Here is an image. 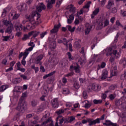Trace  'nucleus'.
<instances>
[{
    "label": "nucleus",
    "mask_w": 126,
    "mask_h": 126,
    "mask_svg": "<svg viewBox=\"0 0 126 126\" xmlns=\"http://www.w3.org/2000/svg\"><path fill=\"white\" fill-rule=\"evenodd\" d=\"M123 104V101L121 99H118L115 101V105L119 107V106H121Z\"/></svg>",
    "instance_id": "nucleus-24"
},
{
    "label": "nucleus",
    "mask_w": 126,
    "mask_h": 126,
    "mask_svg": "<svg viewBox=\"0 0 126 126\" xmlns=\"http://www.w3.org/2000/svg\"><path fill=\"white\" fill-rule=\"evenodd\" d=\"M13 82L14 84H18V83H19L20 82V81H18V80H17V79H16L13 80Z\"/></svg>",
    "instance_id": "nucleus-63"
},
{
    "label": "nucleus",
    "mask_w": 126,
    "mask_h": 126,
    "mask_svg": "<svg viewBox=\"0 0 126 126\" xmlns=\"http://www.w3.org/2000/svg\"><path fill=\"white\" fill-rule=\"evenodd\" d=\"M99 8H96L95 9V10L93 12V14H94V15H97V14H98V13H99Z\"/></svg>",
    "instance_id": "nucleus-36"
},
{
    "label": "nucleus",
    "mask_w": 126,
    "mask_h": 126,
    "mask_svg": "<svg viewBox=\"0 0 126 126\" xmlns=\"http://www.w3.org/2000/svg\"><path fill=\"white\" fill-rule=\"evenodd\" d=\"M40 34V32H36L35 31H32L30 32H29V34L30 35H32V38H36V37H37V36H38V35H39Z\"/></svg>",
    "instance_id": "nucleus-13"
},
{
    "label": "nucleus",
    "mask_w": 126,
    "mask_h": 126,
    "mask_svg": "<svg viewBox=\"0 0 126 126\" xmlns=\"http://www.w3.org/2000/svg\"><path fill=\"white\" fill-rule=\"evenodd\" d=\"M121 118L122 119L123 122H125L126 120H125V119H126V113H122V114L121 115Z\"/></svg>",
    "instance_id": "nucleus-46"
},
{
    "label": "nucleus",
    "mask_w": 126,
    "mask_h": 126,
    "mask_svg": "<svg viewBox=\"0 0 126 126\" xmlns=\"http://www.w3.org/2000/svg\"><path fill=\"white\" fill-rule=\"evenodd\" d=\"M92 87L93 90H94V91H96L97 92H98V91H100V90L101 89V86L97 84H93Z\"/></svg>",
    "instance_id": "nucleus-14"
},
{
    "label": "nucleus",
    "mask_w": 126,
    "mask_h": 126,
    "mask_svg": "<svg viewBox=\"0 0 126 126\" xmlns=\"http://www.w3.org/2000/svg\"><path fill=\"white\" fill-rule=\"evenodd\" d=\"M75 120V118L72 116H71L69 117V118L68 119V122L71 123V122H73V121H74Z\"/></svg>",
    "instance_id": "nucleus-39"
},
{
    "label": "nucleus",
    "mask_w": 126,
    "mask_h": 126,
    "mask_svg": "<svg viewBox=\"0 0 126 126\" xmlns=\"http://www.w3.org/2000/svg\"><path fill=\"white\" fill-rule=\"evenodd\" d=\"M7 11H9V9H8V7H6V8L3 9L1 17H5V16H6V13H7Z\"/></svg>",
    "instance_id": "nucleus-16"
},
{
    "label": "nucleus",
    "mask_w": 126,
    "mask_h": 126,
    "mask_svg": "<svg viewBox=\"0 0 126 126\" xmlns=\"http://www.w3.org/2000/svg\"><path fill=\"white\" fill-rule=\"evenodd\" d=\"M117 11H118V8L116 7H113L110 10L111 13H113L115 14V13H117Z\"/></svg>",
    "instance_id": "nucleus-26"
},
{
    "label": "nucleus",
    "mask_w": 126,
    "mask_h": 126,
    "mask_svg": "<svg viewBox=\"0 0 126 126\" xmlns=\"http://www.w3.org/2000/svg\"><path fill=\"white\" fill-rule=\"evenodd\" d=\"M2 89H3V91H4V90H6V89H7L8 88V85H3L1 86Z\"/></svg>",
    "instance_id": "nucleus-45"
},
{
    "label": "nucleus",
    "mask_w": 126,
    "mask_h": 126,
    "mask_svg": "<svg viewBox=\"0 0 126 126\" xmlns=\"http://www.w3.org/2000/svg\"><path fill=\"white\" fill-rule=\"evenodd\" d=\"M73 74H74V72L72 71V72L68 73L67 74L65 75V76H66L67 77H69V76H72V75H73Z\"/></svg>",
    "instance_id": "nucleus-47"
},
{
    "label": "nucleus",
    "mask_w": 126,
    "mask_h": 126,
    "mask_svg": "<svg viewBox=\"0 0 126 126\" xmlns=\"http://www.w3.org/2000/svg\"><path fill=\"white\" fill-rule=\"evenodd\" d=\"M74 47L75 48H80V44L78 41H75L74 44Z\"/></svg>",
    "instance_id": "nucleus-32"
},
{
    "label": "nucleus",
    "mask_w": 126,
    "mask_h": 126,
    "mask_svg": "<svg viewBox=\"0 0 126 126\" xmlns=\"http://www.w3.org/2000/svg\"><path fill=\"white\" fill-rule=\"evenodd\" d=\"M108 74H109V72H108V70L106 69H104L102 71L101 77L100 78V79H102V80L106 79V78H108Z\"/></svg>",
    "instance_id": "nucleus-9"
},
{
    "label": "nucleus",
    "mask_w": 126,
    "mask_h": 126,
    "mask_svg": "<svg viewBox=\"0 0 126 126\" xmlns=\"http://www.w3.org/2000/svg\"><path fill=\"white\" fill-rule=\"evenodd\" d=\"M23 56V57L22 61H25V59H26V58L28 56V53L27 52H24V53L23 52L20 53L19 55V59H21Z\"/></svg>",
    "instance_id": "nucleus-12"
},
{
    "label": "nucleus",
    "mask_w": 126,
    "mask_h": 126,
    "mask_svg": "<svg viewBox=\"0 0 126 126\" xmlns=\"http://www.w3.org/2000/svg\"><path fill=\"white\" fill-rule=\"evenodd\" d=\"M68 30L71 32H74V30H75V27L72 28L70 26H68Z\"/></svg>",
    "instance_id": "nucleus-27"
},
{
    "label": "nucleus",
    "mask_w": 126,
    "mask_h": 126,
    "mask_svg": "<svg viewBox=\"0 0 126 126\" xmlns=\"http://www.w3.org/2000/svg\"><path fill=\"white\" fill-rule=\"evenodd\" d=\"M47 34H48V32H42L40 34V38L42 39V38H44V37H45V35H47Z\"/></svg>",
    "instance_id": "nucleus-43"
},
{
    "label": "nucleus",
    "mask_w": 126,
    "mask_h": 126,
    "mask_svg": "<svg viewBox=\"0 0 126 126\" xmlns=\"http://www.w3.org/2000/svg\"><path fill=\"white\" fill-rule=\"evenodd\" d=\"M4 25L7 26V29L5 31V33H7L8 34H11L12 31L13 30V25L10 23V22L7 21L4 23Z\"/></svg>",
    "instance_id": "nucleus-4"
},
{
    "label": "nucleus",
    "mask_w": 126,
    "mask_h": 126,
    "mask_svg": "<svg viewBox=\"0 0 126 126\" xmlns=\"http://www.w3.org/2000/svg\"><path fill=\"white\" fill-rule=\"evenodd\" d=\"M78 63L80 65H83L85 63V60H80L78 61Z\"/></svg>",
    "instance_id": "nucleus-48"
},
{
    "label": "nucleus",
    "mask_w": 126,
    "mask_h": 126,
    "mask_svg": "<svg viewBox=\"0 0 126 126\" xmlns=\"http://www.w3.org/2000/svg\"><path fill=\"white\" fill-rule=\"evenodd\" d=\"M111 74H113V75L114 76L117 75V70H112V72H111Z\"/></svg>",
    "instance_id": "nucleus-61"
},
{
    "label": "nucleus",
    "mask_w": 126,
    "mask_h": 126,
    "mask_svg": "<svg viewBox=\"0 0 126 126\" xmlns=\"http://www.w3.org/2000/svg\"><path fill=\"white\" fill-rule=\"evenodd\" d=\"M9 17L10 19L12 20L17 19L19 17V15L16 13L15 11L12 10L9 14Z\"/></svg>",
    "instance_id": "nucleus-5"
},
{
    "label": "nucleus",
    "mask_w": 126,
    "mask_h": 126,
    "mask_svg": "<svg viewBox=\"0 0 126 126\" xmlns=\"http://www.w3.org/2000/svg\"><path fill=\"white\" fill-rule=\"evenodd\" d=\"M94 41L95 42L92 46V50H93V49H94V48H95V46H96V44H97V38H94Z\"/></svg>",
    "instance_id": "nucleus-40"
},
{
    "label": "nucleus",
    "mask_w": 126,
    "mask_h": 126,
    "mask_svg": "<svg viewBox=\"0 0 126 126\" xmlns=\"http://www.w3.org/2000/svg\"><path fill=\"white\" fill-rule=\"evenodd\" d=\"M56 47H57V43H56L55 41H52V43H50V48L53 49V50H55Z\"/></svg>",
    "instance_id": "nucleus-19"
},
{
    "label": "nucleus",
    "mask_w": 126,
    "mask_h": 126,
    "mask_svg": "<svg viewBox=\"0 0 126 126\" xmlns=\"http://www.w3.org/2000/svg\"><path fill=\"white\" fill-rule=\"evenodd\" d=\"M90 4H91V1H89L85 6H84L83 8H89V7H90Z\"/></svg>",
    "instance_id": "nucleus-38"
},
{
    "label": "nucleus",
    "mask_w": 126,
    "mask_h": 126,
    "mask_svg": "<svg viewBox=\"0 0 126 126\" xmlns=\"http://www.w3.org/2000/svg\"><path fill=\"white\" fill-rule=\"evenodd\" d=\"M119 63H120L121 64H123V65L124 66H126V58L124 57L123 58H122L119 62Z\"/></svg>",
    "instance_id": "nucleus-20"
},
{
    "label": "nucleus",
    "mask_w": 126,
    "mask_h": 126,
    "mask_svg": "<svg viewBox=\"0 0 126 126\" xmlns=\"http://www.w3.org/2000/svg\"><path fill=\"white\" fill-rule=\"evenodd\" d=\"M61 4H62V2L61 1V0H58L56 2V6L57 7H59L60 5H61Z\"/></svg>",
    "instance_id": "nucleus-58"
},
{
    "label": "nucleus",
    "mask_w": 126,
    "mask_h": 126,
    "mask_svg": "<svg viewBox=\"0 0 126 126\" xmlns=\"http://www.w3.org/2000/svg\"><path fill=\"white\" fill-rule=\"evenodd\" d=\"M51 122V119L49 118L47 120H46L45 122H44L42 123V126H44V125H47L48 123H50Z\"/></svg>",
    "instance_id": "nucleus-51"
},
{
    "label": "nucleus",
    "mask_w": 126,
    "mask_h": 126,
    "mask_svg": "<svg viewBox=\"0 0 126 126\" xmlns=\"http://www.w3.org/2000/svg\"><path fill=\"white\" fill-rule=\"evenodd\" d=\"M28 75V74H21V75H20V77H21V78H23V79H24V80H26L27 79V75Z\"/></svg>",
    "instance_id": "nucleus-34"
},
{
    "label": "nucleus",
    "mask_w": 126,
    "mask_h": 126,
    "mask_svg": "<svg viewBox=\"0 0 126 126\" xmlns=\"http://www.w3.org/2000/svg\"><path fill=\"white\" fill-rule=\"evenodd\" d=\"M74 87L75 89L77 90L79 89V88L80 87V86H79V83H78V82L76 81L74 82Z\"/></svg>",
    "instance_id": "nucleus-25"
},
{
    "label": "nucleus",
    "mask_w": 126,
    "mask_h": 126,
    "mask_svg": "<svg viewBox=\"0 0 126 126\" xmlns=\"http://www.w3.org/2000/svg\"><path fill=\"white\" fill-rule=\"evenodd\" d=\"M68 48L70 52H72L73 50H72V44L71 43H69L68 45Z\"/></svg>",
    "instance_id": "nucleus-57"
},
{
    "label": "nucleus",
    "mask_w": 126,
    "mask_h": 126,
    "mask_svg": "<svg viewBox=\"0 0 126 126\" xmlns=\"http://www.w3.org/2000/svg\"><path fill=\"white\" fill-rule=\"evenodd\" d=\"M61 27V24L57 26H54V28L50 31L51 34H56L59 31V28Z\"/></svg>",
    "instance_id": "nucleus-10"
},
{
    "label": "nucleus",
    "mask_w": 126,
    "mask_h": 126,
    "mask_svg": "<svg viewBox=\"0 0 126 126\" xmlns=\"http://www.w3.org/2000/svg\"><path fill=\"white\" fill-rule=\"evenodd\" d=\"M31 104L32 107H36V106H37V104H38V102L36 100H33L31 101Z\"/></svg>",
    "instance_id": "nucleus-30"
},
{
    "label": "nucleus",
    "mask_w": 126,
    "mask_h": 126,
    "mask_svg": "<svg viewBox=\"0 0 126 126\" xmlns=\"http://www.w3.org/2000/svg\"><path fill=\"white\" fill-rule=\"evenodd\" d=\"M83 97L85 99H86V98H87V93L85 91L83 92Z\"/></svg>",
    "instance_id": "nucleus-49"
},
{
    "label": "nucleus",
    "mask_w": 126,
    "mask_h": 126,
    "mask_svg": "<svg viewBox=\"0 0 126 126\" xmlns=\"http://www.w3.org/2000/svg\"><path fill=\"white\" fill-rule=\"evenodd\" d=\"M22 27H23V26L22 24H20L19 26L17 25L15 26L16 30L17 31V32H20L21 30H22Z\"/></svg>",
    "instance_id": "nucleus-21"
},
{
    "label": "nucleus",
    "mask_w": 126,
    "mask_h": 126,
    "mask_svg": "<svg viewBox=\"0 0 126 126\" xmlns=\"http://www.w3.org/2000/svg\"><path fill=\"white\" fill-rule=\"evenodd\" d=\"M114 4H115L114 1H113L111 0H110L109 1H108V4L106 5V8H107V9H111V8H112V6H113Z\"/></svg>",
    "instance_id": "nucleus-15"
},
{
    "label": "nucleus",
    "mask_w": 126,
    "mask_h": 126,
    "mask_svg": "<svg viewBox=\"0 0 126 126\" xmlns=\"http://www.w3.org/2000/svg\"><path fill=\"white\" fill-rule=\"evenodd\" d=\"M104 27V23L100 22L99 23V24L97 25V28L98 29H102Z\"/></svg>",
    "instance_id": "nucleus-35"
},
{
    "label": "nucleus",
    "mask_w": 126,
    "mask_h": 126,
    "mask_svg": "<svg viewBox=\"0 0 126 126\" xmlns=\"http://www.w3.org/2000/svg\"><path fill=\"white\" fill-rule=\"evenodd\" d=\"M2 37L3 39H2V41H4L5 42H6L9 40V38H10V36H2Z\"/></svg>",
    "instance_id": "nucleus-33"
},
{
    "label": "nucleus",
    "mask_w": 126,
    "mask_h": 126,
    "mask_svg": "<svg viewBox=\"0 0 126 126\" xmlns=\"http://www.w3.org/2000/svg\"><path fill=\"white\" fill-rule=\"evenodd\" d=\"M75 10H76V8L72 6L71 7L70 9H69V11H70L71 12L73 13V14H74V13H75Z\"/></svg>",
    "instance_id": "nucleus-42"
},
{
    "label": "nucleus",
    "mask_w": 126,
    "mask_h": 126,
    "mask_svg": "<svg viewBox=\"0 0 126 126\" xmlns=\"http://www.w3.org/2000/svg\"><path fill=\"white\" fill-rule=\"evenodd\" d=\"M88 123H89V126H94L95 124H100V119L99 118H97L94 120L92 119H89Z\"/></svg>",
    "instance_id": "nucleus-6"
},
{
    "label": "nucleus",
    "mask_w": 126,
    "mask_h": 126,
    "mask_svg": "<svg viewBox=\"0 0 126 126\" xmlns=\"http://www.w3.org/2000/svg\"><path fill=\"white\" fill-rule=\"evenodd\" d=\"M114 30H116V28H115L114 27H113V28H110L109 30L108 31L111 32H113Z\"/></svg>",
    "instance_id": "nucleus-60"
},
{
    "label": "nucleus",
    "mask_w": 126,
    "mask_h": 126,
    "mask_svg": "<svg viewBox=\"0 0 126 126\" xmlns=\"http://www.w3.org/2000/svg\"><path fill=\"white\" fill-rule=\"evenodd\" d=\"M27 106V103L25 101L20 102L19 100L18 106L16 107V109L19 111L20 113H23L25 111V109Z\"/></svg>",
    "instance_id": "nucleus-3"
},
{
    "label": "nucleus",
    "mask_w": 126,
    "mask_h": 126,
    "mask_svg": "<svg viewBox=\"0 0 126 126\" xmlns=\"http://www.w3.org/2000/svg\"><path fill=\"white\" fill-rule=\"evenodd\" d=\"M46 9V6L44 4L43 2L39 3L36 6V14L37 17L36 18V21H35V18L34 16L31 15L30 16H26V19H28L29 22L27 24L26 27L24 26V30H32L34 29L35 25H39L40 23H42L41 21V15L38 12H42V10H45Z\"/></svg>",
    "instance_id": "nucleus-1"
},
{
    "label": "nucleus",
    "mask_w": 126,
    "mask_h": 126,
    "mask_svg": "<svg viewBox=\"0 0 126 126\" xmlns=\"http://www.w3.org/2000/svg\"><path fill=\"white\" fill-rule=\"evenodd\" d=\"M116 24L117 26H120V27H122V28H124V26L122 24H121V22H120V21L119 20H117L116 22Z\"/></svg>",
    "instance_id": "nucleus-41"
},
{
    "label": "nucleus",
    "mask_w": 126,
    "mask_h": 126,
    "mask_svg": "<svg viewBox=\"0 0 126 126\" xmlns=\"http://www.w3.org/2000/svg\"><path fill=\"white\" fill-rule=\"evenodd\" d=\"M109 98L110 100H114L115 98H116V96H115L114 94H111L109 95Z\"/></svg>",
    "instance_id": "nucleus-56"
},
{
    "label": "nucleus",
    "mask_w": 126,
    "mask_h": 126,
    "mask_svg": "<svg viewBox=\"0 0 126 126\" xmlns=\"http://www.w3.org/2000/svg\"><path fill=\"white\" fill-rule=\"evenodd\" d=\"M20 90H21V88L19 86L15 87L14 89V91H15V92H20Z\"/></svg>",
    "instance_id": "nucleus-31"
},
{
    "label": "nucleus",
    "mask_w": 126,
    "mask_h": 126,
    "mask_svg": "<svg viewBox=\"0 0 126 126\" xmlns=\"http://www.w3.org/2000/svg\"><path fill=\"white\" fill-rule=\"evenodd\" d=\"M105 54L107 56V57H109V56H111L113 54L114 56V58H116V59H117V58H119V53H118V51L116 50H113V49L112 48H109L106 49L105 50Z\"/></svg>",
    "instance_id": "nucleus-2"
},
{
    "label": "nucleus",
    "mask_w": 126,
    "mask_h": 126,
    "mask_svg": "<svg viewBox=\"0 0 126 126\" xmlns=\"http://www.w3.org/2000/svg\"><path fill=\"white\" fill-rule=\"evenodd\" d=\"M26 4H22L20 5V8H21V10L24 11H25L26 9H27Z\"/></svg>",
    "instance_id": "nucleus-23"
},
{
    "label": "nucleus",
    "mask_w": 126,
    "mask_h": 126,
    "mask_svg": "<svg viewBox=\"0 0 126 126\" xmlns=\"http://www.w3.org/2000/svg\"><path fill=\"white\" fill-rule=\"evenodd\" d=\"M30 35H29V33L28 34H25L24 35V37L22 38V40L24 41H26L28 39H29V37H30Z\"/></svg>",
    "instance_id": "nucleus-29"
},
{
    "label": "nucleus",
    "mask_w": 126,
    "mask_h": 126,
    "mask_svg": "<svg viewBox=\"0 0 126 126\" xmlns=\"http://www.w3.org/2000/svg\"><path fill=\"white\" fill-rule=\"evenodd\" d=\"M33 50V47H29V48L26 49L25 52H27L28 53V54H29V52H31Z\"/></svg>",
    "instance_id": "nucleus-52"
},
{
    "label": "nucleus",
    "mask_w": 126,
    "mask_h": 126,
    "mask_svg": "<svg viewBox=\"0 0 126 126\" xmlns=\"http://www.w3.org/2000/svg\"><path fill=\"white\" fill-rule=\"evenodd\" d=\"M43 56L42 55H39L36 59H35V63L38 64V63H40V62L43 59Z\"/></svg>",
    "instance_id": "nucleus-17"
},
{
    "label": "nucleus",
    "mask_w": 126,
    "mask_h": 126,
    "mask_svg": "<svg viewBox=\"0 0 126 126\" xmlns=\"http://www.w3.org/2000/svg\"><path fill=\"white\" fill-rule=\"evenodd\" d=\"M51 103L52 106L54 109L59 107V98H55L52 99Z\"/></svg>",
    "instance_id": "nucleus-7"
},
{
    "label": "nucleus",
    "mask_w": 126,
    "mask_h": 126,
    "mask_svg": "<svg viewBox=\"0 0 126 126\" xmlns=\"http://www.w3.org/2000/svg\"><path fill=\"white\" fill-rule=\"evenodd\" d=\"M102 100H97V99H94L93 101V102L95 104H101L102 103Z\"/></svg>",
    "instance_id": "nucleus-37"
},
{
    "label": "nucleus",
    "mask_w": 126,
    "mask_h": 126,
    "mask_svg": "<svg viewBox=\"0 0 126 126\" xmlns=\"http://www.w3.org/2000/svg\"><path fill=\"white\" fill-rule=\"evenodd\" d=\"M103 126H110L112 125V122L110 121L106 120L105 123L103 124Z\"/></svg>",
    "instance_id": "nucleus-28"
},
{
    "label": "nucleus",
    "mask_w": 126,
    "mask_h": 126,
    "mask_svg": "<svg viewBox=\"0 0 126 126\" xmlns=\"http://www.w3.org/2000/svg\"><path fill=\"white\" fill-rule=\"evenodd\" d=\"M18 70H20L22 72H25V68L20 67L17 69Z\"/></svg>",
    "instance_id": "nucleus-62"
},
{
    "label": "nucleus",
    "mask_w": 126,
    "mask_h": 126,
    "mask_svg": "<svg viewBox=\"0 0 126 126\" xmlns=\"http://www.w3.org/2000/svg\"><path fill=\"white\" fill-rule=\"evenodd\" d=\"M69 92H68V89H65L63 90V94H69Z\"/></svg>",
    "instance_id": "nucleus-53"
},
{
    "label": "nucleus",
    "mask_w": 126,
    "mask_h": 126,
    "mask_svg": "<svg viewBox=\"0 0 126 126\" xmlns=\"http://www.w3.org/2000/svg\"><path fill=\"white\" fill-rule=\"evenodd\" d=\"M73 68L75 70V72L76 73H79L80 72V69H79V67L78 66H74L71 65L70 66L69 70L70 71H73Z\"/></svg>",
    "instance_id": "nucleus-11"
},
{
    "label": "nucleus",
    "mask_w": 126,
    "mask_h": 126,
    "mask_svg": "<svg viewBox=\"0 0 126 126\" xmlns=\"http://www.w3.org/2000/svg\"><path fill=\"white\" fill-rule=\"evenodd\" d=\"M74 19V16H73V14H71L69 16V19L67 20V23H68V24H71V23H72V21H73Z\"/></svg>",
    "instance_id": "nucleus-18"
},
{
    "label": "nucleus",
    "mask_w": 126,
    "mask_h": 126,
    "mask_svg": "<svg viewBox=\"0 0 126 126\" xmlns=\"http://www.w3.org/2000/svg\"><path fill=\"white\" fill-rule=\"evenodd\" d=\"M93 27V26L92 25H90L89 23L86 24V29L85 31L86 35H87V34H89Z\"/></svg>",
    "instance_id": "nucleus-8"
},
{
    "label": "nucleus",
    "mask_w": 126,
    "mask_h": 126,
    "mask_svg": "<svg viewBox=\"0 0 126 126\" xmlns=\"http://www.w3.org/2000/svg\"><path fill=\"white\" fill-rule=\"evenodd\" d=\"M46 6L48 9H51V8L53 7V4H51V3H49V2H48Z\"/></svg>",
    "instance_id": "nucleus-44"
},
{
    "label": "nucleus",
    "mask_w": 126,
    "mask_h": 126,
    "mask_svg": "<svg viewBox=\"0 0 126 126\" xmlns=\"http://www.w3.org/2000/svg\"><path fill=\"white\" fill-rule=\"evenodd\" d=\"M66 55L68 56L69 60H70V61H71V60H72V58H71V53H70V52H67Z\"/></svg>",
    "instance_id": "nucleus-50"
},
{
    "label": "nucleus",
    "mask_w": 126,
    "mask_h": 126,
    "mask_svg": "<svg viewBox=\"0 0 126 126\" xmlns=\"http://www.w3.org/2000/svg\"><path fill=\"white\" fill-rule=\"evenodd\" d=\"M93 90V87L92 86H89L88 87V92H91Z\"/></svg>",
    "instance_id": "nucleus-54"
},
{
    "label": "nucleus",
    "mask_w": 126,
    "mask_h": 126,
    "mask_svg": "<svg viewBox=\"0 0 126 126\" xmlns=\"http://www.w3.org/2000/svg\"><path fill=\"white\" fill-rule=\"evenodd\" d=\"M121 13H122L123 16H124V17L125 16H126V11H123L122 10H121Z\"/></svg>",
    "instance_id": "nucleus-64"
},
{
    "label": "nucleus",
    "mask_w": 126,
    "mask_h": 126,
    "mask_svg": "<svg viewBox=\"0 0 126 126\" xmlns=\"http://www.w3.org/2000/svg\"><path fill=\"white\" fill-rule=\"evenodd\" d=\"M103 24H104V27H106V26H108V25H109V20H106L104 21V23H103Z\"/></svg>",
    "instance_id": "nucleus-55"
},
{
    "label": "nucleus",
    "mask_w": 126,
    "mask_h": 126,
    "mask_svg": "<svg viewBox=\"0 0 126 126\" xmlns=\"http://www.w3.org/2000/svg\"><path fill=\"white\" fill-rule=\"evenodd\" d=\"M27 97V94H26V93H24L22 94V95L21 96V98H20L19 101H20V102H25L24 101V98Z\"/></svg>",
    "instance_id": "nucleus-22"
},
{
    "label": "nucleus",
    "mask_w": 126,
    "mask_h": 126,
    "mask_svg": "<svg viewBox=\"0 0 126 126\" xmlns=\"http://www.w3.org/2000/svg\"><path fill=\"white\" fill-rule=\"evenodd\" d=\"M91 107V104H88V103H86L85 105V108L86 109H89V108H90Z\"/></svg>",
    "instance_id": "nucleus-59"
}]
</instances>
